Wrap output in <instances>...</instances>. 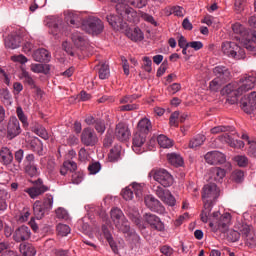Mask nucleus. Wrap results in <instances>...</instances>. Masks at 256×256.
<instances>
[{
  "instance_id": "1",
  "label": "nucleus",
  "mask_w": 256,
  "mask_h": 256,
  "mask_svg": "<svg viewBox=\"0 0 256 256\" xmlns=\"http://www.w3.org/2000/svg\"><path fill=\"white\" fill-rule=\"evenodd\" d=\"M116 13L119 16L114 14H109L106 19L110 26L114 29V31H122V29L127 28V22L129 23H138L139 15L137 11L133 9L126 2H121L116 4Z\"/></svg>"
},
{
  "instance_id": "2",
  "label": "nucleus",
  "mask_w": 256,
  "mask_h": 256,
  "mask_svg": "<svg viewBox=\"0 0 256 256\" xmlns=\"http://www.w3.org/2000/svg\"><path fill=\"white\" fill-rule=\"evenodd\" d=\"M221 195V190L217 187V184L210 183L204 185L202 189V201L204 203V210H202L200 214V219L202 223L209 222V214L213 209V205H215V201L219 199Z\"/></svg>"
},
{
  "instance_id": "3",
  "label": "nucleus",
  "mask_w": 256,
  "mask_h": 256,
  "mask_svg": "<svg viewBox=\"0 0 256 256\" xmlns=\"http://www.w3.org/2000/svg\"><path fill=\"white\" fill-rule=\"evenodd\" d=\"M221 213L214 212L211 215V212L208 216V221L211 229H213L214 232L219 231L220 233H227L229 231V226L231 225V214L225 213L224 215L220 216Z\"/></svg>"
},
{
  "instance_id": "4",
  "label": "nucleus",
  "mask_w": 256,
  "mask_h": 256,
  "mask_svg": "<svg viewBox=\"0 0 256 256\" xmlns=\"http://www.w3.org/2000/svg\"><path fill=\"white\" fill-rule=\"evenodd\" d=\"M222 53L232 59H245V50L241 48L237 43L226 41L221 45Z\"/></svg>"
},
{
  "instance_id": "5",
  "label": "nucleus",
  "mask_w": 256,
  "mask_h": 256,
  "mask_svg": "<svg viewBox=\"0 0 256 256\" xmlns=\"http://www.w3.org/2000/svg\"><path fill=\"white\" fill-rule=\"evenodd\" d=\"M104 29L103 21L97 17H89L82 23V30L89 33V35H101Z\"/></svg>"
},
{
  "instance_id": "6",
  "label": "nucleus",
  "mask_w": 256,
  "mask_h": 256,
  "mask_svg": "<svg viewBox=\"0 0 256 256\" xmlns=\"http://www.w3.org/2000/svg\"><path fill=\"white\" fill-rule=\"evenodd\" d=\"M110 217L116 229L121 233H129V221L125 218V214L119 208H113L110 212Z\"/></svg>"
},
{
  "instance_id": "7",
  "label": "nucleus",
  "mask_w": 256,
  "mask_h": 256,
  "mask_svg": "<svg viewBox=\"0 0 256 256\" xmlns=\"http://www.w3.org/2000/svg\"><path fill=\"white\" fill-rule=\"evenodd\" d=\"M53 209V195L46 194L43 203L37 200L33 205L34 215L37 219L45 217V214Z\"/></svg>"
},
{
  "instance_id": "8",
  "label": "nucleus",
  "mask_w": 256,
  "mask_h": 256,
  "mask_svg": "<svg viewBox=\"0 0 256 256\" xmlns=\"http://www.w3.org/2000/svg\"><path fill=\"white\" fill-rule=\"evenodd\" d=\"M80 141L85 147H95L99 143V136L95 129L86 127L82 130Z\"/></svg>"
},
{
  "instance_id": "9",
  "label": "nucleus",
  "mask_w": 256,
  "mask_h": 256,
  "mask_svg": "<svg viewBox=\"0 0 256 256\" xmlns=\"http://www.w3.org/2000/svg\"><path fill=\"white\" fill-rule=\"evenodd\" d=\"M134 194L136 195L137 199H141V197H143V186L141 184L132 183L121 192V195L125 201H131Z\"/></svg>"
},
{
  "instance_id": "10",
  "label": "nucleus",
  "mask_w": 256,
  "mask_h": 256,
  "mask_svg": "<svg viewBox=\"0 0 256 256\" xmlns=\"http://www.w3.org/2000/svg\"><path fill=\"white\" fill-rule=\"evenodd\" d=\"M256 77L253 75L244 76L238 82V88L236 90L237 95H243L247 91L255 89Z\"/></svg>"
},
{
  "instance_id": "11",
  "label": "nucleus",
  "mask_w": 256,
  "mask_h": 256,
  "mask_svg": "<svg viewBox=\"0 0 256 256\" xmlns=\"http://www.w3.org/2000/svg\"><path fill=\"white\" fill-rule=\"evenodd\" d=\"M238 231L240 233V237H242L246 241L247 245H249L250 247H253V245H255L256 236L255 232L253 231V226L249 224H240L238 226Z\"/></svg>"
},
{
  "instance_id": "12",
  "label": "nucleus",
  "mask_w": 256,
  "mask_h": 256,
  "mask_svg": "<svg viewBox=\"0 0 256 256\" xmlns=\"http://www.w3.org/2000/svg\"><path fill=\"white\" fill-rule=\"evenodd\" d=\"M240 108L243 109L244 113L251 115L256 110V92L243 96L240 100Z\"/></svg>"
},
{
  "instance_id": "13",
  "label": "nucleus",
  "mask_w": 256,
  "mask_h": 256,
  "mask_svg": "<svg viewBox=\"0 0 256 256\" xmlns=\"http://www.w3.org/2000/svg\"><path fill=\"white\" fill-rule=\"evenodd\" d=\"M154 181H157L162 187H171L173 185V176L165 169L156 170L153 174Z\"/></svg>"
},
{
  "instance_id": "14",
  "label": "nucleus",
  "mask_w": 256,
  "mask_h": 256,
  "mask_svg": "<svg viewBox=\"0 0 256 256\" xmlns=\"http://www.w3.org/2000/svg\"><path fill=\"white\" fill-rule=\"evenodd\" d=\"M34 185L35 186L25 190L31 199H37L39 195H43V193H47V191H49V187L43 184V180L41 178H38V180L34 182Z\"/></svg>"
},
{
  "instance_id": "15",
  "label": "nucleus",
  "mask_w": 256,
  "mask_h": 256,
  "mask_svg": "<svg viewBox=\"0 0 256 256\" xmlns=\"http://www.w3.org/2000/svg\"><path fill=\"white\" fill-rule=\"evenodd\" d=\"M21 135V124L17 117H11L7 125L6 137L9 141L19 137Z\"/></svg>"
},
{
  "instance_id": "16",
  "label": "nucleus",
  "mask_w": 256,
  "mask_h": 256,
  "mask_svg": "<svg viewBox=\"0 0 256 256\" xmlns=\"http://www.w3.org/2000/svg\"><path fill=\"white\" fill-rule=\"evenodd\" d=\"M23 167L29 177H37L39 175V169L35 164V155L27 154L23 162Z\"/></svg>"
},
{
  "instance_id": "17",
  "label": "nucleus",
  "mask_w": 256,
  "mask_h": 256,
  "mask_svg": "<svg viewBox=\"0 0 256 256\" xmlns=\"http://www.w3.org/2000/svg\"><path fill=\"white\" fill-rule=\"evenodd\" d=\"M46 27L50 29L51 35H59L63 31V20L59 17L51 16L45 20Z\"/></svg>"
},
{
  "instance_id": "18",
  "label": "nucleus",
  "mask_w": 256,
  "mask_h": 256,
  "mask_svg": "<svg viewBox=\"0 0 256 256\" xmlns=\"http://www.w3.org/2000/svg\"><path fill=\"white\" fill-rule=\"evenodd\" d=\"M204 159L208 165H223L227 161V156L219 151H210L205 154Z\"/></svg>"
},
{
  "instance_id": "19",
  "label": "nucleus",
  "mask_w": 256,
  "mask_h": 256,
  "mask_svg": "<svg viewBox=\"0 0 256 256\" xmlns=\"http://www.w3.org/2000/svg\"><path fill=\"white\" fill-rule=\"evenodd\" d=\"M232 31L233 33H235V39H237V41H248V43H250L251 41V34L253 32H249V30H247L243 25H241V23L237 22L235 24L232 25Z\"/></svg>"
},
{
  "instance_id": "20",
  "label": "nucleus",
  "mask_w": 256,
  "mask_h": 256,
  "mask_svg": "<svg viewBox=\"0 0 256 256\" xmlns=\"http://www.w3.org/2000/svg\"><path fill=\"white\" fill-rule=\"evenodd\" d=\"M147 141V134H142L141 132H136L133 136L132 140V149L137 155H141V153L145 152L143 145H145Z\"/></svg>"
},
{
  "instance_id": "21",
  "label": "nucleus",
  "mask_w": 256,
  "mask_h": 256,
  "mask_svg": "<svg viewBox=\"0 0 256 256\" xmlns=\"http://www.w3.org/2000/svg\"><path fill=\"white\" fill-rule=\"evenodd\" d=\"M114 135L118 141H128L131 137V130L125 122H120L116 125Z\"/></svg>"
},
{
  "instance_id": "22",
  "label": "nucleus",
  "mask_w": 256,
  "mask_h": 256,
  "mask_svg": "<svg viewBox=\"0 0 256 256\" xmlns=\"http://www.w3.org/2000/svg\"><path fill=\"white\" fill-rule=\"evenodd\" d=\"M144 219L148 225H150L151 229L154 231H164L165 230V224L161 221V218L159 216L151 214V213H146L144 215Z\"/></svg>"
},
{
  "instance_id": "23",
  "label": "nucleus",
  "mask_w": 256,
  "mask_h": 256,
  "mask_svg": "<svg viewBox=\"0 0 256 256\" xmlns=\"http://www.w3.org/2000/svg\"><path fill=\"white\" fill-rule=\"evenodd\" d=\"M144 203L150 211H154V213H163L165 211V207H163V204L153 197L152 195H148L144 198Z\"/></svg>"
},
{
  "instance_id": "24",
  "label": "nucleus",
  "mask_w": 256,
  "mask_h": 256,
  "mask_svg": "<svg viewBox=\"0 0 256 256\" xmlns=\"http://www.w3.org/2000/svg\"><path fill=\"white\" fill-rule=\"evenodd\" d=\"M21 43H23V36L18 32H13L5 38V47L8 49H17L21 47Z\"/></svg>"
},
{
  "instance_id": "25",
  "label": "nucleus",
  "mask_w": 256,
  "mask_h": 256,
  "mask_svg": "<svg viewBox=\"0 0 256 256\" xmlns=\"http://www.w3.org/2000/svg\"><path fill=\"white\" fill-rule=\"evenodd\" d=\"M13 239L16 243H21L23 241H29L31 239V229L23 225L20 226L13 234Z\"/></svg>"
},
{
  "instance_id": "26",
  "label": "nucleus",
  "mask_w": 256,
  "mask_h": 256,
  "mask_svg": "<svg viewBox=\"0 0 256 256\" xmlns=\"http://www.w3.org/2000/svg\"><path fill=\"white\" fill-rule=\"evenodd\" d=\"M213 74L215 75L216 79L224 83L231 81V72L229 71V68L225 66L214 67Z\"/></svg>"
},
{
  "instance_id": "27",
  "label": "nucleus",
  "mask_w": 256,
  "mask_h": 256,
  "mask_svg": "<svg viewBox=\"0 0 256 256\" xmlns=\"http://www.w3.org/2000/svg\"><path fill=\"white\" fill-rule=\"evenodd\" d=\"M32 58L37 63H49L51 61V52L45 48H38L32 53Z\"/></svg>"
},
{
  "instance_id": "28",
  "label": "nucleus",
  "mask_w": 256,
  "mask_h": 256,
  "mask_svg": "<svg viewBox=\"0 0 256 256\" xmlns=\"http://www.w3.org/2000/svg\"><path fill=\"white\" fill-rule=\"evenodd\" d=\"M209 179L210 181H215L216 183H221L227 175V171L221 167H214L209 170Z\"/></svg>"
},
{
  "instance_id": "29",
  "label": "nucleus",
  "mask_w": 256,
  "mask_h": 256,
  "mask_svg": "<svg viewBox=\"0 0 256 256\" xmlns=\"http://www.w3.org/2000/svg\"><path fill=\"white\" fill-rule=\"evenodd\" d=\"M220 141L222 143H227L228 145H230V147H233L234 149H243V147H245V142H243V140H235L228 133L220 136Z\"/></svg>"
},
{
  "instance_id": "30",
  "label": "nucleus",
  "mask_w": 256,
  "mask_h": 256,
  "mask_svg": "<svg viewBox=\"0 0 256 256\" xmlns=\"http://www.w3.org/2000/svg\"><path fill=\"white\" fill-rule=\"evenodd\" d=\"M152 129L153 125L151 124V120H149V118L147 117H144L138 122L136 132L142 133L144 135H149Z\"/></svg>"
},
{
  "instance_id": "31",
  "label": "nucleus",
  "mask_w": 256,
  "mask_h": 256,
  "mask_svg": "<svg viewBox=\"0 0 256 256\" xmlns=\"http://www.w3.org/2000/svg\"><path fill=\"white\" fill-rule=\"evenodd\" d=\"M71 40L78 49L83 50L88 45L87 38H85V36L80 32L72 33Z\"/></svg>"
},
{
  "instance_id": "32",
  "label": "nucleus",
  "mask_w": 256,
  "mask_h": 256,
  "mask_svg": "<svg viewBox=\"0 0 256 256\" xmlns=\"http://www.w3.org/2000/svg\"><path fill=\"white\" fill-rule=\"evenodd\" d=\"M126 35L128 39H131V41H134V43L143 41L145 39V34H143V31L139 27L127 30Z\"/></svg>"
},
{
  "instance_id": "33",
  "label": "nucleus",
  "mask_w": 256,
  "mask_h": 256,
  "mask_svg": "<svg viewBox=\"0 0 256 256\" xmlns=\"http://www.w3.org/2000/svg\"><path fill=\"white\" fill-rule=\"evenodd\" d=\"M0 159L3 165H11L13 163V152H11V149H9V147H1Z\"/></svg>"
},
{
  "instance_id": "34",
  "label": "nucleus",
  "mask_w": 256,
  "mask_h": 256,
  "mask_svg": "<svg viewBox=\"0 0 256 256\" xmlns=\"http://www.w3.org/2000/svg\"><path fill=\"white\" fill-rule=\"evenodd\" d=\"M66 21L68 25H71L72 27L83 28V20L81 19V16L79 14L69 12L68 15L66 16Z\"/></svg>"
},
{
  "instance_id": "35",
  "label": "nucleus",
  "mask_w": 256,
  "mask_h": 256,
  "mask_svg": "<svg viewBox=\"0 0 256 256\" xmlns=\"http://www.w3.org/2000/svg\"><path fill=\"white\" fill-rule=\"evenodd\" d=\"M30 69L32 73H43V75H49L51 73L50 64H31Z\"/></svg>"
},
{
  "instance_id": "36",
  "label": "nucleus",
  "mask_w": 256,
  "mask_h": 256,
  "mask_svg": "<svg viewBox=\"0 0 256 256\" xmlns=\"http://www.w3.org/2000/svg\"><path fill=\"white\" fill-rule=\"evenodd\" d=\"M22 79H24V83L26 85L30 86V89H35L36 93H39L41 91V88H39V86H37V84L35 83V80L31 76V74L29 72H27L26 70H22Z\"/></svg>"
},
{
  "instance_id": "37",
  "label": "nucleus",
  "mask_w": 256,
  "mask_h": 256,
  "mask_svg": "<svg viewBox=\"0 0 256 256\" xmlns=\"http://www.w3.org/2000/svg\"><path fill=\"white\" fill-rule=\"evenodd\" d=\"M67 171H70L71 173L77 171V163L71 160L64 161L63 166L60 168V174L65 176L67 175Z\"/></svg>"
},
{
  "instance_id": "38",
  "label": "nucleus",
  "mask_w": 256,
  "mask_h": 256,
  "mask_svg": "<svg viewBox=\"0 0 256 256\" xmlns=\"http://www.w3.org/2000/svg\"><path fill=\"white\" fill-rule=\"evenodd\" d=\"M20 252L24 256H35L37 255V250L35 249V246L32 244H20Z\"/></svg>"
},
{
  "instance_id": "39",
  "label": "nucleus",
  "mask_w": 256,
  "mask_h": 256,
  "mask_svg": "<svg viewBox=\"0 0 256 256\" xmlns=\"http://www.w3.org/2000/svg\"><path fill=\"white\" fill-rule=\"evenodd\" d=\"M167 159L169 163H171L174 167H183V157L177 153H171L167 155Z\"/></svg>"
},
{
  "instance_id": "40",
  "label": "nucleus",
  "mask_w": 256,
  "mask_h": 256,
  "mask_svg": "<svg viewBox=\"0 0 256 256\" xmlns=\"http://www.w3.org/2000/svg\"><path fill=\"white\" fill-rule=\"evenodd\" d=\"M120 157H121V146L116 145L110 150V153L108 154V159L111 163H115L119 161Z\"/></svg>"
},
{
  "instance_id": "41",
  "label": "nucleus",
  "mask_w": 256,
  "mask_h": 256,
  "mask_svg": "<svg viewBox=\"0 0 256 256\" xmlns=\"http://www.w3.org/2000/svg\"><path fill=\"white\" fill-rule=\"evenodd\" d=\"M32 131H33V133L38 135V137H41L45 141H47V139H49V133H47V130L45 129V127H43L40 124H37L34 127H32Z\"/></svg>"
},
{
  "instance_id": "42",
  "label": "nucleus",
  "mask_w": 256,
  "mask_h": 256,
  "mask_svg": "<svg viewBox=\"0 0 256 256\" xmlns=\"http://www.w3.org/2000/svg\"><path fill=\"white\" fill-rule=\"evenodd\" d=\"M157 143L163 149H169V147H173V141L163 134L157 137Z\"/></svg>"
},
{
  "instance_id": "43",
  "label": "nucleus",
  "mask_w": 256,
  "mask_h": 256,
  "mask_svg": "<svg viewBox=\"0 0 256 256\" xmlns=\"http://www.w3.org/2000/svg\"><path fill=\"white\" fill-rule=\"evenodd\" d=\"M205 135L199 134L196 137L192 138L189 143L190 149H196V147H201L205 143Z\"/></svg>"
},
{
  "instance_id": "44",
  "label": "nucleus",
  "mask_w": 256,
  "mask_h": 256,
  "mask_svg": "<svg viewBox=\"0 0 256 256\" xmlns=\"http://www.w3.org/2000/svg\"><path fill=\"white\" fill-rule=\"evenodd\" d=\"M30 149L38 155H43V143L39 139H34L30 141Z\"/></svg>"
},
{
  "instance_id": "45",
  "label": "nucleus",
  "mask_w": 256,
  "mask_h": 256,
  "mask_svg": "<svg viewBox=\"0 0 256 256\" xmlns=\"http://www.w3.org/2000/svg\"><path fill=\"white\" fill-rule=\"evenodd\" d=\"M99 79H109V76L111 75V70L109 69L108 64L102 63L98 70Z\"/></svg>"
},
{
  "instance_id": "46",
  "label": "nucleus",
  "mask_w": 256,
  "mask_h": 256,
  "mask_svg": "<svg viewBox=\"0 0 256 256\" xmlns=\"http://www.w3.org/2000/svg\"><path fill=\"white\" fill-rule=\"evenodd\" d=\"M94 129L98 135H103L107 130V126L105 124V120L101 118H97L96 123L94 124Z\"/></svg>"
},
{
  "instance_id": "47",
  "label": "nucleus",
  "mask_w": 256,
  "mask_h": 256,
  "mask_svg": "<svg viewBox=\"0 0 256 256\" xmlns=\"http://www.w3.org/2000/svg\"><path fill=\"white\" fill-rule=\"evenodd\" d=\"M122 233H124V235H126V237L129 241H133V243H139V241H141V237L139 236V234H137V232H135V230H131L130 224H129L128 232H122Z\"/></svg>"
},
{
  "instance_id": "48",
  "label": "nucleus",
  "mask_w": 256,
  "mask_h": 256,
  "mask_svg": "<svg viewBox=\"0 0 256 256\" xmlns=\"http://www.w3.org/2000/svg\"><path fill=\"white\" fill-rule=\"evenodd\" d=\"M225 85V82L219 80L218 78H214L209 83V89L210 91H213L214 93H217V91H220L221 87Z\"/></svg>"
},
{
  "instance_id": "49",
  "label": "nucleus",
  "mask_w": 256,
  "mask_h": 256,
  "mask_svg": "<svg viewBox=\"0 0 256 256\" xmlns=\"http://www.w3.org/2000/svg\"><path fill=\"white\" fill-rule=\"evenodd\" d=\"M56 230L61 237H67L71 233V228L67 224H58Z\"/></svg>"
},
{
  "instance_id": "50",
  "label": "nucleus",
  "mask_w": 256,
  "mask_h": 256,
  "mask_svg": "<svg viewBox=\"0 0 256 256\" xmlns=\"http://www.w3.org/2000/svg\"><path fill=\"white\" fill-rule=\"evenodd\" d=\"M17 117L19 121H21L23 127H29V121L27 119V116L25 115V112H23V108L18 107L16 109Z\"/></svg>"
},
{
  "instance_id": "51",
  "label": "nucleus",
  "mask_w": 256,
  "mask_h": 256,
  "mask_svg": "<svg viewBox=\"0 0 256 256\" xmlns=\"http://www.w3.org/2000/svg\"><path fill=\"white\" fill-rule=\"evenodd\" d=\"M161 201H163V203H165L166 205H169L170 207H175V203H176L175 197L173 196V194H171L169 190L166 191V195H164Z\"/></svg>"
},
{
  "instance_id": "52",
  "label": "nucleus",
  "mask_w": 256,
  "mask_h": 256,
  "mask_svg": "<svg viewBox=\"0 0 256 256\" xmlns=\"http://www.w3.org/2000/svg\"><path fill=\"white\" fill-rule=\"evenodd\" d=\"M139 97H141V96L138 94L126 95L120 99V103L122 105H128V104L133 103V101H137V99H139Z\"/></svg>"
},
{
  "instance_id": "53",
  "label": "nucleus",
  "mask_w": 256,
  "mask_h": 256,
  "mask_svg": "<svg viewBox=\"0 0 256 256\" xmlns=\"http://www.w3.org/2000/svg\"><path fill=\"white\" fill-rule=\"evenodd\" d=\"M237 83H230L228 85H226V87L224 88V91L227 93V95H231V93H233V95H235V97H239L241 94H237V89H239V87H237Z\"/></svg>"
},
{
  "instance_id": "54",
  "label": "nucleus",
  "mask_w": 256,
  "mask_h": 256,
  "mask_svg": "<svg viewBox=\"0 0 256 256\" xmlns=\"http://www.w3.org/2000/svg\"><path fill=\"white\" fill-rule=\"evenodd\" d=\"M115 137L113 136V130H107L105 138L103 140L104 147H111L113 145V140Z\"/></svg>"
},
{
  "instance_id": "55",
  "label": "nucleus",
  "mask_w": 256,
  "mask_h": 256,
  "mask_svg": "<svg viewBox=\"0 0 256 256\" xmlns=\"http://www.w3.org/2000/svg\"><path fill=\"white\" fill-rule=\"evenodd\" d=\"M228 241H231L232 243H236L239 239H241V233L236 230H228L227 233Z\"/></svg>"
},
{
  "instance_id": "56",
  "label": "nucleus",
  "mask_w": 256,
  "mask_h": 256,
  "mask_svg": "<svg viewBox=\"0 0 256 256\" xmlns=\"http://www.w3.org/2000/svg\"><path fill=\"white\" fill-rule=\"evenodd\" d=\"M143 61V65H142V69H144V71H146L147 73H151V71H153L152 65H153V61L151 60V58L145 56L142 59Z\"/></svg>"
},
{
  "instance_id": "57",
  "label": "nucleus",
  "mask_w": 256,
  "mask_h": 256,
  "mask_svg": "<svg viewBox=\"0 0 256 256\" xmlns=\"http://www.w3.org/2000/svg\"><path fill=\"white\" fill-rule=\"evenodd\" d=\"M88 171L90 175H97L101 171V163L94 162L88 166Z\"/></svg>"
},
{
  "instance_id": "58",
  "label": "nucleus",
  "mask_w": 256,
  "mask_h": 256,
  "mask_svg": "<svg viewBox=\"0 0 256 256\" xmlns=\"http://www.w3.org/2000/svg\"><path fill=\"white\" fill-rule=\"evenodd\" d=\"M141 18L143 19V21H146V23L154 25V27H157L159 25L157 21H155V18L148 13L142 12Z\"/></svg>"
},
{
  "instance_id": "59",
  "label": "nucleus",
  "mask_w": 256,
  "mask_h": 256,
  "mask_svg": "<svg viewBox=\"0 0 256 256\" xmlns=\"http://www.w3.org/2000/svg\"><path fill=\"white\" fill-rule=\"evenodd\" d=\"M179 111H175L171 114L169 124L171 127H179Z\"/></svg>"
},
{
  "instance_id": "60",
  "label": "nucleus",
  "mask_w": 256,
  "mask_h": 256,
  "mask_svg": "<svg viewBox=\"0 0 256 256\" xmlns=\"http://www.w3.org/2000/svg\"><path fill=\"white\" fill-rule=\"evenodd\" d=\"M83 177H84L83 172H80V171L74 172L72 174V183L74 185H79V183L83 181Z\"/></svg>"
},
{
  "instance_id": "61",
  "label": "nucleus",
  "mask_w": 256,
  "mask_h": 256,
  "mask_svg": "<svg viewBox=\"0 0 256 256\" xmlns=\"http://www.w3.org/2000/svg\"><path fill=\"white\" fill-rule=\"evenodd\" d=\"M171 13L176 17H185V9L181 6H174L171 8Z\"/></svg>"
},
{
  "instance_id": "62",
  "label": "nucleus",
  "mask_w": 256,
  "mask_h": 256,
  "mask_svg": "<svg viewBox=\"0 0 256 256\" xmlns=\"http://www.w3.org/2000/svg\"><path fill=\"white\" fill-rule=\"evenodd\" d=\"M129 3L132 5V7H136L137 9L147 7V0H131Z\"/></svg>"
},
{
  "instance_id": "63",
  "label": "nucleus",
  "mask_w": 256,
  "mask_h": 256,
  "mask_svg": "<svg viewBox=\"0 0 256 256\" xmlns=\"http://www.w3.org/2000/svg\"><path fill=\"white\" fill-rule=\"evenodd\" d=\"M160 253L165 256H172L175 253V250L169 245H164L160 247Z\"/></svg>"
},
{
  "instance_id": "64",
  "label": "nucleus",
  "mask_w": 256,
  "mask_h": 256,
  "mask_svg": "<svg viewBox=\"0 0 256 256\" xmlns=\"http://www.w3.org/2000/svg\"><path fill=\"white\" fill-rule=\"evenodd\" d=\"M137 109H139L138 104L130 103V104L120 106V111H137Z\"/></svg>"
}]
</instances>
